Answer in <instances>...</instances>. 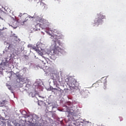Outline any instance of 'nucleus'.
Returning <instances> with one entry per match:
<instances>
[{
	"label": "nucleus",
	"mask_w": 126,
	"mask_h": 126,
	"mask_svg": "<svg viewBox=\"0 0 126 126\" xmlns=\"http://www.w3.org/2000/svg\"><path fill=\"white\" fill-rule=\"evenodd\" d=\"M65 82H67V84L69 86L70 89H78L79 85L78 82L74 78L69 76L66 78Z\"/></svg>",
	"instance_id": "nucleus-1"
},
{
	"label": "nucleus",
	"mask_w": 126,
	"mask_h": 126,
	"mask_svg": "<svg viewBox=\"0 0 126 126\" xmlns=\"http://www.w3.org/2000/svg\"><path fill=\"white\" fill-rule=\"evenodd\" d=\"M55 47L52 50L51 52L53 53L54 55H58L62 52L63 49L57 45V44H58V45L61 46V42L60 40H55Z\"/></svg>",
	"instance_id": "nucleus-2"
},
{
	"label": "nucleus",
	"mask_w": 126,
	"mask_h": 126,
	"mask_svg": "<svg viewBox=\"0 0 126 126\" xmlns=\"http://www.w3.org/2000/svg\"><path fill=\"white\" fill-rule=\"evenodd\" d=\"M96 17L97 18L94 19V24H97L98 25L102 23L103 20L106 18L105 16L101 13L97 14Z\"/></svg>",
	"instance_id": "nucleus-3"
},
{
	"label": "nucleus",
	"mask_w": 126,
	"mask_h": 126,
	"mask_svg": "<svg viewBox=\"0 0 126 126\" xmlns=\"http://www.w3.org/2000/svg\"><path fill=\"white\" fill-rule=\"evenodd\" d=\"M14 49V45L12 44H9V46L5 49L4 52L7 53L11 52Z\"/></svg>",
	"instance_id": "nucleus-4"
},
{
	"label": "nucleus",
	"mask_w": 126,
	"mask_h": 126,
	"mask_svg": "<svg viewBox=\"0 0 126 126\" xmlns=\"http://www.w3.org/2000/svg\"><path fill=\"white\" fill-rule=\"evenodd\" d=\"M100 82L102 83H103L104 86L103 89L105 90L107 88V79L106 78L103 77L101 78Z\"/></svg>",
	"instance_id": "nucleus-5"
},
{
	"label": "nucleus",
	"mask_w": 126,
	"mask_h": 126,
	"mask_svg": "<svg viewBox=\"0 0 126 126\" xmlns=\"http://www.w3.org/2000/svg\"><path fill=\"white\" fill-rule=\"evenodd\" d=\"M31 50H32L36 52L39 55H42V52L38 50V48L37 47H31Z\"/></svg>",
	"instance_id": "nucleus-6"
},
{
	"label": "nucleus",
	"mask_w": 126,
	"mask_h": 126,
	"mask_svg": "<svg viewBox=\"0 0 126 126\" xmlns=\"http://www.w3.org/2000/svg\"><path fill=\"white\" fill-rule=\"evenodd\" d=\"M31 50H32L36 52L39 55H42V52L38 50V48L37 47H31Z\"/></svg>",
	"instance_id": "nucleus-7"
},
{
	"label": "nucleus",
	"mask_w": 126,
	"mask_h": 126,
	"mask_svg": "<svg viewBox=\"0 0 126 126\" xmlns=\"http://www.w3.org/2000/svg\"><path fill=\"white\" fill-rule=\"evenodd\" d=\"M51 31L54 33H57L58 34H59V36H62V34L61 33V32L57 29H53L52 30H51Z\"/></svg>",
	"instance_id": "nucleus-8"
},
{
	"label": "nucleus",
	"mask_w": 126,
	"mask_h": 126,
	"mask_svg": "<svg viewBox=\"0 0 126 126\" xmlns=\"http://www.w3.org/2000/svg\"><path fill=\"white\" fill-rule=\"evenodd\" d=\"M51 75V77L52 80H56L57 78L58 75L56 73H52L50 74Z\"/></svg>",
	"instance_id": "nucleus-9"
},
{
	"label": "nucleus",
	"mask_w": 126,
	"mask_h": 126,
	"mask_svg": "<svg viewBox=\"0 0 126 126\" xmlns=\"http://www.w3.org/2000/svg\"><path fill=\"white\" fill-rule=\"evenodd\" d=\"M43 25L44 27H48L49 25V22L46 20L43 21Z\"/></svg>",
	"instance_id": "nucleus-10"
},
{
	"label": "nucleus",
	"mask_w": 126,
	"mask_h": 126,
	"mask_svg": "<svg viewBox=\"0 0 126 126\" xmlns=\"http://www.w3.org/2000/svg\"><path fill=\"white\" fill-rule=\"evenodd\" d=\"M50 35H51V38L53 39H56L57 38V36H60L59 35H56V34H53V35H51V34H50Z\"/></svg>",
	"instance_id": "nucleus-11"
},
{
	"label": "nucleus",
	"mask_w": 126,
	"mask_h": 126,
	"mask_svg": "<svg viewBox=\"0 0 126 126\" xmlns=\"http://www.w3.org/2000/svg\"><path fill=\"white\" fill-rule=\"evenodd\" d=\"M99 82H96L95 83H94V84H93V87H95V88H97L99 86Z\"/></svg>",
	"instance_id": "nucleus-12"
},
{
	"label": "nucleus",
	"mask_w": 126,
	"mask_h": 126,
	"mask_svg": "<svg viewBox=\"0 0 126 126\" xmlns=\"http://www.w3.org/2000/svg\"><path fill=\"white\" fill-rule=\"evenodd\" d=\"M76 125V124H75V123H74V121L70 122L68 124V126H75Z\"/></svg>",
	"instance_id": "nucleus-13"
},
{
	"label": "nucleus",
	"mask_w": 126,
	"mask_h": 126,
	"mask_svg": "<svg viewBox=\"0 0 126 126\" xmlns=\"http://www.w3.org/2000/svg\"><path fill=\"white\" fill-rule=\"evenodd\" d=\"M53 90H54V91H59V92H62V89H61L60 88H59V89H57V88H54Z\"/></svg>",
	"instance_id": "nucleus-14"
},
{
	"label": "nucleus",
	"mask_w": 126,
	"mask_h": 126,
	"mask_svg": "<svg viewBox=\"0 0 126 126\" xmlns=\"http://www.w3.org/2000/svg\"><path fill=\"white\" fill-rule=\"evenodd\" d=\"M67 104L68 105V106H71L72 105V103L71 102H67Z\"/></svg>",
	"instance_id": "nucleus-15"
},
{
	"label": "nucleus",
	"mask_w": 126,
	"mask_h": 126,
	"mask_svg": "<svg viewBox=\"0 0 126 126\" xmlns=\"http://www.w3.org/2000/svg\"><path fill=\"white\" fill-rule=\"evenodd\" d=\"M5 103V101L3 100L2 102H1V104H4Z\"/></svg>",
	"instance_id": "nucleus-16"
},
{
	"label": "nucleus",
	"mask_w": 126,
	"mask_h": 126,
	"mask_svg": "<svg viewBox=\"0 0 126 126\" xmlns=\"http://www.w3.org/2000/svg\"><path fill=\"white\" fill-rule=\"evenodd\" d=\"M89 124H86V126H88L89 125H91V123H90L89 122H88Z\"/></svg>",
	"instance_id": "nucleus-17"
},
{
	"label": "nucleus",
	"mask_w": 126,
	"mask_h": 126,
	"mask_svg": "<svg viewBox=\"0 0 126 126\" xmlns=\"http://www.w3.org/2000/svg\"><path fill=\"white\" fill-rule=\"evenodd\" d=\"M97 126H104L102 124H99V125H97Z\"/></svg>",
	"instance_id": "nucleus-18"
},
{
	"label": "nucleus",
	"mask_w": 126,
	"mask_h": 126,
	"mask_svg": "<svg viewBox=\"0 0 126 126\" xmlns=\"http://www.w3.org/2000/svg\"><path fill=\"white\" fill-rule=\"evenodd\" d=\"M2 12L1 9L0 8V12ZM0 18H1V17H0Z\"/></svg>",
	"instance_id": "nucleus-19"
},
{
	"label": "nucleus",
	"mask_w": 126,
	"mask_h": 126,
	"mask_svg": "<svg viewBox=\"0 0 126 126\" xmlns=\"http://www.w3.org/2000/svg\"><path fill=\"white\" fill-rule=\"evenodd\" d=\"M19 16H20V17H21V16H22L21 14L19 15Z\"/></svg>",
	"instance_id": "nucleus-20"
},
{
	"label": "nucleus",
	"mask_w": 126,
	"mask_h": 126,
	"mask_svg": "<svg viewBox=\"0 0 126 126\" xmlns=\"http://www.w3.org/2000/svg\"><path fill=\"white\" fill-rule=\"evenodd\" d=\"M40 26V24H38L37 25V26Z\"/></svg>",
	"instance_id": "nucleus-21"
},
{
	"label": "nucleus",
	"mask_w": 126,
	"mask_h": 126,
	"mask_svg": "<svg viewBox=\"0 0 126 126\" xmlns=\"http://www.w3.org/2000/svg\"><path fill=\"white\" fill-rule=\"evenodd\" d=\"M11 87L9 88V90H11Z\"/></svg>",
	"instance_id": "nucleus-22"
},
{
	"label": "nucleus",
	"mask_w": 126,
	"mask_h": 126,
	"mask_svg": "<svg viewBox=\"0 0 126 126\" xmlns=\"http://www.w3.org/2000/svg\"><path fill=\"white\" fill-rule=\"evenodd\" d=\"M41 62L44 63V61H41Z\"/></svg>",
	"instance_id": "nucleus-23"
}]
</instances>
